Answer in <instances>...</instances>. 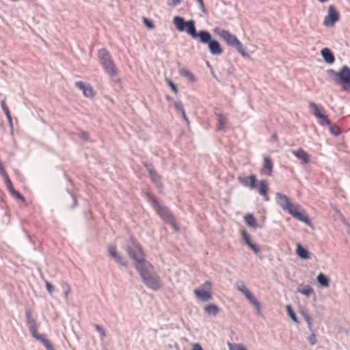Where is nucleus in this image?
<instances>
[{"label":"nucleus","instance_id":"nucleus-59","mask_svg":"<svg viewBox=\"0 0 350 350\" xmlns=\"http://www.w3.org/2000/svg\"><path fill=\"white\" fill-rule=\"evenodd\" d=\"M240 348H241V349H240V350H247L244 347H240Z\"/></svg>","mask_w":350,"mask_h":350},{"label":"nucleus","instance_id":"nucleus-27","mask_svg":"<svg viewBox=\"0 0 350 350\" xmlns=\"http://www.w3.org/2000/svg\"><path fill=\"white\" fill-rule=\"evenodd\" d=\"M204 310L205 311L206 313H207L209 315L216 316L219 312V308L217 305L214 304H211L206 305L204 308Z\"/></svg>","mask_w":350,"mask_h":350},{"label":"nucleus","instance_id":"nucleus-3","mask_svg":"<svg viewBox=\"0 0 350 350\" xmlns=\"http://www.w3.org/2000/svg\"><path fill=\"white\" fill-rule=\"evenodd\" d=\"M213 32L226 41L229 46L234 47L243 57H245L248 56L242 43L238 40L236 36L219 27H215Z\"/></svg>","mask_w":350,"mask_h":350},{"label":"nucleus","instance_id":"nucleus-51","mask_svg":"<svg viewBox=\"0 0 350 350\" xmlns=\"http://www.w3.org/2000/svg\"><path fill=\"white\" fill-rule=\"evenodd\" d=\"M301 314L303 316L304 319H306L307 317H310V316L309 315L308 311H306V310H301Z\"/></svg>","mask_w":350,"mask_h":350},{"label":"nucleus","instance_id":"nucleus-15","mask_svg":"<svg viewBox=\"0 0 350 350\" xmlns=\"http://www.w3.org/2000/svg\"><path fill=\"white\" fill-rule=\"evenodd\" d=\"M75 85L83 92V94L85 97L92 98L94 96L95 92L92 85L85 84L83 81H76Z\"/></svg>","mask_w":350,"mask_h":350},{"label":"nucleus","instance_id":"nucleus-33","mask_svg":"<svg viewBox=\"0 0 350 350\" xmlns=\"http://www.w3.org/2000/svg\"><path fill=\"white\" fill-rule=\"evenodd\" d=\"M211 288H212V283L210 281H206L198 289V290H204L206 291H211Z\"/></svg>","mask_w":350,"mask_h":350},{"label":"nucleus","instance_id":"nucleus-48","mask_svg":"<svg viewBox=\"0 0 350 350\" xmlns=\"http://www.w3.org/2000/svg\"><path fill=\"white\" fill-rule=\"evenodd\" d=\"M198 3L200 5V8L201 9V10L203 12H206V8H205V5L204 3V1L203 0H196Z\"/></svg>","mask_w":350,"mask_h":350},{"label":"nucleus","instance_id":"nucleus-20","mask_svg":"<svg viewBox=\"0 0 350 350\" xmlns=\"http://www.w3.org/2000/svg\"><path fill=\"white\" fill-rule=\"evenodd\" d=\"M292 153L299 160L302 161L303 163L307 164L310 161V158L308 154L301 148H298L296 150H293Z\"/></svg>","mask_w":350,"mask_h":350},{"label":"nucleus","instance_id":"nucleus-16","mask_svg":"<svg viewBox=\"0 0 350 350\" xmlns=\"http://www.w3.org/2000/svg\"><path fill=\"white\" fill-rule=\"evenodd\" d=\"M238 180L244 187H249L250 189L257 188V180L255 175L246 177L239 176Z\"/></svg>","mask_w":350,"mask_h":350},{"label":"nucleus","instance_id":"nucleus-34","mask_svg":"<svg viewBox=\"0 0 350 350\" xmlns=\"http://www.w3.org/2000/svg\"><path fill=\"white\" fill-rule=\"evenodd\" d=\"M311 332L310 336L308 338V341L311 345H314L317 343V336L314 333V330L310 331Z\"/></svg>","mask_w":350,"mask_h":350},{"label":"nucleus","instance_id":"nucleus-11","mask_svg":"<svg viewBox=\"0 0 350 350\" xmlns=\"http://www.w3.org/2000/svg\"><path fill=\"white\" fill-rule=\"evenodd\" d=\"M288 213L299 221H301L308 225L310 224V220L308 215L300 205L297 204H293Z\"/></svg>","mask_w":350,"mask_h":350},{"label":"nucleus","instance_id":"nucleus-37","mask_svg":"<svg viewBox=\"0 0 350 350\" xmlns=\"http://www.w3.org/2000/svg\"><path fill=\"white\" fill-rule=\"evenodd\" d=\"M174 106L178 112L181 113L184 111L183 105L181 101H174Z\"/></svg>","mask_w":350,"mask_h":350},{"label":"nucleus","instance_id":"nucleus-40","mask_svg":"<svg viewBox=\"0 0 350 350\" xmlns=\"http://www.w3.org/2000/svg\"><path fill=\"white\" fill-rule=\"evenodd\" d=\"M167 83L175 94L178 93V88L176 85L170 79H167Z\"/></svg>","mask_w":350,"mask_h":350},{"label":"nucleus","instance_id":"nucleus-14","mask_svg":"<svg viewBox=\"0 0 350 350\" xmlns=\"http://www.w3.org/2000/svg\"><path fill=\"white\" fill-rule=\"evenodd\" d=\"M309 107L312 109L313 115L318 119L321 120L323 123L326 125H331V122L328 119L327 116L321 113V109L318 105L314 102L309 103Z\"/></svg>","mask_w":350,"mask_h":350},{"label":"nucleus","instance_id":"nucleus-25","mask_svg":"<svg viewBox=\"0 0 350 350\" xmlns=\"http://www.w3.org/2000/svg\"><path fill=\"white\" fill-rule=\"evenodd\" d=\"M217 120V130L225 131L226 126L227 124V118L221 113H216Z\"/></svg>","mask_w":350,"mask_h":350},{"label":"nucleus","instance_id":"nucleus-31","mask_svg":"<svg viewBox=\"0 0 350 350\" xmlns=\"http://www.w3.org/2000/svg\"><path fill=\"white\" fill-rule=\"evenodd\" d=\"M180 73L182 76L187 78L191 81H194L196 80L193 75L187 68L181 69Z\"/></svg>","mask_w":350,"mask_h":350},{"label":"nucleus","instance_id":"nucleus-5","mask_svg":"<svg viewBox=\"0 0 350 350\" xmlns=\"http://www.w3.org/2000/svg\"><path fill=\"white\" fill-rule=\"evenodd\" d=\"M198 38H199L200 42L208 44V50L211 55H220L223 53V49L219 42L216 40H213L208 31L204 30L200 31Z\"/></svg>","mask_w":350,"mask_h":350},{"label":"nucleus","instance_id":"nucleus-38","mask_svg":"<svg viewBox=\"0 0 350 350\" xmlns=\"http://www.w3.org/2000/svg\"><path fill=\"white\" fill-rule=\"evenodd\" d=\"M62 286V288L65 290L64 296L66 298H67L69 293H70V292H71V288H70V285L67 283H63Z\"/></svg>","mask_w":350,"mask_h":350},{"label":"nucleus","instance_id":"nucleus-44","mask_svg":"<svg viewBox=\"0 0 350 350\" xmlns=\"http://www.w3.org/2000/svg\"><path fill=\"white\" fill-rule=\"evenodd\" d=\"M45 285L46 290L50 294H52L54 291V286L48 281H45Z\"/></svg>","mask_w":350,"mask_h":350},{"label":"nucleus","instance_id":"nucleus-29","mask_svg":"<svg viewBox=\"0 0 350 350\" xmlns=\"http://www.w3.org/2000/svg\"><path fill=\"white\" fill-rule=\"evenodd\" d=\"M296 252L297 254L302 259H308L310 258L308 251L300 244H297Z\"/></svg>","mask_w":350,"mask_h":350},{"label":"nucleus","instance_id":"nucleus-10","mask_svg":"<svg viewBox=\"0 0 350 350\" xmlns=\"http://www.w3.org/2000/svg\"><path fill=\"white\" fill-rule=\"evenodd\" d=\"M237 289L239 291L241 292L245 296V297L256 308L258 314L259 315H261L262 312L260 302L255 298L252 292L246 288L245 285L243 282H239L237 283Z\"/></svg>","mask_w":350,"mask_h":350},{"label":"nucleus","instance_id":"nucleus-50","mask_svg":"<svg viewBox=\"0 0 350 350\" xmlns=\"http://www.w3.org/2000/svg\"><path fill=\"white\" fill-rule=\"evenodd\" d=\"M0 174L3 176L4 180H5L6 178H9V176H8L6 172L3 168L0 169Z\"/></svg>","mask_w":350,"mask_h":350},{"label":"nucleus","instance_id":"nucleus-8","mask_svg":"<svg viewBox=\"0 0 350 350\" xmlns=\"http://www.w3.org/2000/svg\"><path fill=\"white\" fill-rule=\"evenodd\" d=\"M173 23L176 29L180 31H186L192 38H197L198 33L196 31L195 27V21L189 20L185 21L183 18L180 16H175L173 19Z\"/></svg>","mask_w":350,"mask_h":350},{"label":"nucleus","instance_id":"nucleus-30","mask_svg":"<svg viewBox=\"0 0 350 350\" xmlns=\"http://www.w3.org/2000/svg\"><path fill=\"white\" fill-rule=\"evenodd\" d=\"M317 281L323 286L327 287L329 286V279L323 273H320L317 276Z\"/></svg>","mask_w":350,"mask_h":350},{"label":"nucleus","instance_id":"nucleus-46","mask_svg":"<svg viewBox=\"0 0 350 350\" xmlns=\"http://www.w3.org/2000/svg\"><path fill=\"white\" fill-rule=\"evenodd\" d=\"M80 137L83 139V140L88 142L89 141V134L85 131H81L80 132Z\"/></svg>","mask_w":350,"mask_h":350},{"label":"nucleus","instance_id":"nucleus-36","mask_svg":"<svg viewBox=\"0 0 350 350\" xmlns=\"http://www.w3.org/2000/svg\"><path fill=\"white\" fill-rule=\"evenodd\" d=\"M96 330L100 334L101 338H104L106 336L105 330L99 325L96 324L94 325Z\"/></svg>","mask_w":350,"mask_h":350},{"label":"nucleus","instance_id":"nucleus-9","mask_svg":"<svg viewBox=\"0 0 350 350\" xmlns=\"http://www.w3.org/2000/svg\"><path fill=\"white\" fill-rule=\"evenodd\" d=\"M126 252L131 258L135 261V265L139 263H147L144 260L142 247L134 239H131L127 244Z\"/></svg>","mask_w":350,"mask_h":350},{"label":"nucleus","instance_id":"nucleus-21","mask_svg":"<svg viewBox=\"0 0 350 350\" xmlns=\"http://www.w3.org/2000/svg\"><path fill=\"white\" fill-rule=\"evenodd\" d=\"M273 163L271 159L269 157L264 158L263 167L262 169V173H265L267 176H270L272 175Z\"/></svg>","mask_w":350,"mask_h":350},{"label":"nucleus","instance_id":"nucleus-45","mask_svg":"<svg viewBox=\"0 0 350 350\" xmlns=\"http://www.w3.org/2000/svg\"><path fill=\"white\" fill-rule=\"evenodd\" d=\"M228 347L230 350H240V347H243V346L242 345H232L230 342H228Z\"/></svg>","mask_w":350,"mask_h":350},{"label":"nucleus","instance_id":"nucleus-7","mask_svg":"<svg viewBox=\"0 0 350 350\" xmlns=\"http://www.w3.org/2000/svg\"><path fill=\"white\" fill-rule=\"evenodd\" d=\"M98 57L105 71L111 77L117 74L116 66L106 49H100L98 51Z\"/></svg>","mask_w":350,"mask_h":350},{"label":"nucleus","instance_id":"nucleus-49","mask_svg":"<svg viewBox=\"0 0 350 350\" xmlns=\"http://www.w3.org/2000/svg\"><path fill=\"white\" fill-rule=\"evenodd\" d=\"M6 117H7V119L8 120L9 125H10L11 129L13 130V123H12V119L11 115L10 114H8L6 116Z\"/></svg>","mask_w":350,"mask_h":350},{"label":"nucleus","instance_id":"nucleus-52","mask_svg":"<svg viewBox=\"0 0 350 350\" xmlns=\"http://www.w3.org/2000/svg\"><path fill=\"white\" fill-rule=\"evenodd\" d=\"M191 350H202V348L200 344L196 343L193 345Z\"/></svg>","mask_w":350,"mask_h":350},{"label":"nucleus","instance_id":"nucleus-58","mask_svg":"<svg viewBox=\"0 0 350 350\" xmlns=\"http://www.w3.org/2000/svg\"><path fill=\"white\" fill-rule=\"evenodd\" d=\"M319 2L321 3H325L327 2L328 0H318Z\"/></svg>","mask_w":350,"mask_h":350},{"label":"nucleus","instance_id":"nucleus-35","mask_svg":"<svg viewBox=\"0 0 350 350\" xmlns=\"http://www.w3.org/2000/svg\"><path fill=\"white\" fill-rule=\"evenodd\" d=\"M5 181V184L8 188V189L9 190V191L12 193V192H14V187H13V185L10 179V178H6L5 180H4Z\"/></svg>","mask_w":350,"mask_h":350},{"label":"nucleus","instance_id":"nucleus-2","mask_svg":"<svg viewBox=\"0 0 350 350\" xmlns=\"http://www.w3.org/2000/svg\"><path fill=\"white\" fill-rule=\"evenodd\" d=\"M25 318L27 327L32 337L42 342L46 350H55L49 340L46 338V336L38 333V325L36 319L33 317L31 309L27 308L25 310Z\"/></svg>","mask_w":350,"mask_h":350},{"label":"nucleus","instance_id":"nucleus-42","mask_svg":"<svg viewBox=\"0 0 350 350\" xmlns=\"http://www.w3.org/2000/svg\"><path fill=\"white\" fill-rule=\"evenodd\" d=\"M329 131L334 136H338L340 134L339 129L337 126H330Z\"/></svg>","mask_w":350,"mask_h":350},{"label":"nucleus","instance_id":"nucleus-56","mask_svg":"<svg viewBox=\"0 0 350 350\" xmlns=\"http://www.w3.org/2000/svg\"><path fill=\"white\" fill-rule=\"evenodd\" d=\"M166 98H167V100H169V101H173V102L174 101V100H173L170 96H166Z\"/></svg>","mask_w":350,"mask_h":350},{"label":"nucleus","instance_id":"nucleus-43","mask_svg":"<svg viewBox=\"0 0 350 350\" xmlns=\"http://www.w3.org/2000/svg\"><path fill=\"white\" fill-rule=\"evenodd\" d=\"M306 322L307 323L308 328L310 331L314 330L313 326H312V317H307L306 319H305Z\"/></svg>","mask_w":350,"mask_h":350},{"label":"nucleus","instance_id":"nucleus-60","mask_svg":"<svg viewBox=\"0 0 350 350\" xmlns=\"http://www.w3.org/2000/svg\"><path fill=\"white\" fill-rule=\"evenodd\" d=\"M113 81H114L115 82H120V79H117V80H116V79H113Z\"/></svg>","mask_w":350,"mask_h":350},{"label":"nucleus","instance_id":"nucleus-28","mask_svg":"<svg viewBox=\"0 0 350 350\" xmlns=\"http://www.w3.org/2000/svg\"><path fill=\"white\" fill-rule=\"evenodd\" d=\"M246 224L254 229L258 228V225L256 222L255 217L252 214H247L244 217Z\"/></svg>","mask_w":350,"mask_h":350},{"label":"nucleus","instance_id":"nucleus-1","mask_svg":"<svg viewBox=\"0 0 350 350\" xmlns=\"http://www.w3.org/2000/svg\"><path fill=\"white\" fill-rule=\"evenodd\" d=\"M135 269L147 287L153 291H157L162 286L161 280L154 273V268L150 263H139L135 265Z\"/></svg>","mask_w":350,"mask_h":350},{"label":"nucleus","instance_id":"nucleus-13","mask_svg":"<svg viewBox=\"0 0 350 350\" xmlns=\"http://www.w3.org/2000/svg\"><path fill=\"white\" fill-rule=\"evenodd\" d=\"M275 199L277 204L284 210L286 211H289V209L292 208L293 206V204L290 202L289 198L284 194L281 193H276Z\"/></svg>","mask_w":350,"mask_h":350},{"label":"nucleus","instance_id":"nucleus-22","mask_svg":"<svg viewBox=\"0 0 350 350\" xmlns=\"http://www.w3.org/2000/svg\"><path fill=\"white\" fill-rule=\"evenodd\" d=\"M257 189L259 194L263 196L265 200H268V183L265 180H262L257 184Z\"/></svg>","mask_w":350,"mask_h":350},{"label":"nucleus","instance_id":"nucleus-4","mask_svg":"<svg viewBox=\"0 0 350 350\" xmlns=\"http://www.w3.org/2000/svg\"><path fill=\"white\" fill-rule=\"evenodd\" d=\"M146 196L162 219L170 224L176 230H178V228L177 227L175 218L172 215L170 210L166 206L161 205L151 193H146Z\"/></svg>","mask_w":350,"mask_h":350},{"label":"nucleus","instance_id":"nucleus-24","mask_svg":"<svg viewBox=\"0 0 350 350\" xmlns=\"http://www.w3.org/2000/svg\"><path fill=\"white\" fill-rule=\"evenodd\" d=\"M321 54L324 61L326 63H327L329 64H332L334 62V61H335L334 55L329 49H328V48L323 49L321 51Z\"/></svg>","mask_w":350,"mask_h":350},{"label":"nucleus","instance_id":"nucleus-17","mask_svg":"<svg viewBox=\"0 0 350 350\" xmlns=\"http://www.w3.org/2000/svg\"><path fill=\"white\" fill-rule=\"evenodd\" d=\"M107 251L109 256L112 257L117 262L120 263L122 266L126 267V262L118 254L115 246L111 245H108Z\"/></svg>","mask_w":350,"mask_h":350},{"label":"nucleus","instance_id":"nucleus-23","mask_svg":"<svg viewBox=\"0 0 350 350\" xmlns=\"http://www.w3.org/2000/svg\"><path fill=\"white\" fill-rule=\"evenodd\" d=\"M241 234L243 239L250 249L252 250L255 254H258L260 252V249L256 244L251 242L250 235L244 230L241 232Z\"/></svg>","mask_w":350,"mask_h":350},{"label":"nucleus","instance_id":"nucleus-19","mask_svg":"<svg viewBox=\"0 0 350 350\" xmlns=\"http://www.w3.org/2000/svg\"><path fill=\"white\" fill-rule=\"evenodd\" d=\"M193 293H194L195 296L197 297V299L198 300H200V301H203V302L208 301L212 299V298H213L212 293L211 291H206L204 290L195 289L193 291Z\"/></svg>","mask_w":350,"mask_h":350},{"label":"nucleus","instance_id":"nucleus-54","mask_svg":"<svg viewBox=\"0 0 350 350\" xmlns=\"http://www.w3.org/2000/svg\"><path fill=\"white\" fill-rule=\"evenodd\" d=\"M180 113H181V115H182L183 118H184V120H185L187 123H189V120H188L187 116H186V113H185V110H184V111H183Z\"/></svg>","mask_w":350,"mask_h":350},{"label":"nucleus","instance_id":"nucleus-32","mask_svg":"<svg viewBox=\"0 0 350 350\" xmlns=\"http://www.w3.org/2000/svg\"><path fill=\"white\" fill-rule=\"evenodd\" d=\"M286 310L288 312V315L290 316V317L292 319V320L296 323L297 324H298L299 322L298 321V319L295 314V313L294 312L292 307L291 305H287L286 306Z\"/></svg>","mask_w":350,"mask_h":350},{"label":"nucleus","instance_id":"nucleus-18","mask_svg":"<svg viewBox=\"0 0 350 350\" xmlns=\"http://www.w3.org/2000/svg\"><path fill=\"white\" fill-rule=\"evenodd\" d=\"M150 178L152 182L155 186L160 190L163 188V183L161 182V177L157 174V171L153 168H148Z\"/></svg>","mask_w":350,"mask_h":350},{"label":"nucleus","instance_id":"nucleus-55","mask_svg":"<svg viewBox=\"0 0 350 350\" xmlns=\"http://www.w3.org/2000/svg\"><path fill=\"white\" fill-rule=\"evenodd\" d=\"M272 139L274 142H277L278 141V135L276 134V133H273V135H272Z\"/></svg>","mask_w":350,"mask_h":350},{"label":"nucleus","instance_id":"nucleus-41","mask_svg":"<svg viewBox=\"0 0 350 350\" xmlns=\"http://www.w3.org/2000/svg\"><path fill=\"white\" fill-rule=\"evenodd\" d=\"M1 108H2L3 111V112L5 114V116H7L8 114H10V110H9L8 106L5 104V99L3 100L1 102Z\"/></svg>","mask_w":350,"mask_h":350},{"label":"nucleus","instance_id":"nucleus-26","mask_svg":"<svg viewBox=\"0 0 350 350\" xmlns=\"http://www.w3.org/2000/svg\"><path fill=\"white\" fill-rule=\"evenodd\" d=\"M297 291L298 293L307 297H309L314 293V289L310 285L301 284L297 287Z\"/></svg>","mask_w":350,"mask_h":350},{"label":"nucleus","instance_id":"nucleus-12","mask_svg":"<svg viewBox=\"0 0 350 350\" xmlns=\"http://www.w3.org/2000/svg\"><path fill=\"white\" fill-rule=\"evenodd\" d=\"M340 14L334 5H330L328 8L327 15L325 17L323 25L325 27H332L339 21Z\"/></svg>","mask_w":350,"mask_h":350},{"label":"nucleus","instance_id":"nucleus-53","mask_svg":"<svg viewBox=\"0 0 350 350\" xmlns=\"http://www.w3.org/2000/svg\"><path fill=\"white\" fill-rule=\"evenodd\" d=\"M172 3L170 5L172 6H174V7L179 5L182 1V0H172Z\"/></svg>","mask_w":350,"mask_h":350},{"label":"nucleus","instance_id":"nucleus-39","mask_svg":"<svg viewBox=\"0 0 350 350\" xmlns=\"http://www.w3.org/2000/svg\"><path fill=\"white\" fill-rule=\"evenodd\" d=\"M144 24L148 28V29H153L154 27V25L153 23L148 19L147 18L144 17L143 18Z\"/></svg>","mask_w":350,"mask_h":350},{"label":"nucleus","instance_id":"nucleus-6","mask_svg":"<svg viewBox=\"0 0 350 350\" xmlns=\"http://www.w3.org/2000/svg\"><path fill=\"white\" fill-rule=\"evenodd\" d=\"M328 74L332 77L335 82L342 85L344 90L350 89V68L344 66L339 72L329 69L327 70Z\"/></svg>","mask_w":350,"mask_h":350},{"label":"nucleus","instance_id":"nucleus-47","mask_svg":"<svg viewBox=\"0 0 350 350\" xmlns=\"http://www.w3.org/2000/svg\"><path fill=\"white\" fill-rule=\"evenodd\" d=\"M12 194L16 196L18 199L25 201L24 197L18 191L14 190V192L12 193Z\"/></svg>","mask_w":350,"mask_h":350},{"label":"nucleus","instance_id":"nucleus-57","mask_svg":"<svg viewBox=\"0 0 350 350\" xmlns=\"http://www.w3.org/2000/svg\"><path fill=\"white\" fill-rule=\"evenodd\" d=\"M71 196H72V199H73L74 204L76 205V204H77V200H76V199H75V198L74 195H72V194Z\"/></svg>","mask_w":350,"mask_h":350}]
</instances>
